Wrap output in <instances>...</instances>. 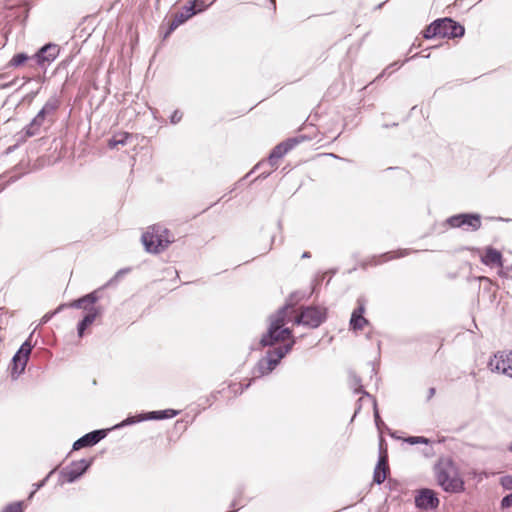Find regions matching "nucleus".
Masks as SVG:
<instances>
[{"instance_id": "1", "label": "nucleus", "mask_w": 512, "mask_h": 512, "mask_svg": "<svg viewBox=\"0 0 512 512\" xmlns=\"http://www.w3.org/2000/svg\"><path fill=\"white\" fill-rule=\"evenodd\" d=\"M289 311H295L294 305L286 304L275 314L270 316V324L268 330L265 334L262 335L259 346L272 347L278 342H284L285 340H288V342L267 350L266 355L259 359L253 368L252 380L261 378L271 373L280 363L281 359L284 358L296 344V339L292 335V330L288 327H285V325L288 324L286 316Z\"/></svg>"}, {"instance_id": "2", "label": "nucleus", "mask_w": 512, "mask_h": 512, "mask_svg": "<svg viewBox=\"0 0 512 512\" xmlns=\"http://www.w3.org/2000/svg\"><path fill=\"white\" fill-rule=\"evenodd\" d=\"M99 299V290H94L76 300H73L69 304H61L54 312L45 314L42 318V322H48L53 315L57 314L65 307L83 309L86 314L77 325V334L79 337H83L85 330L93 324L97 317L104 313V308L100 305H96Z\"/></svg>"}, {"instance_id": "3", "label": "nucleus", "mask_w": 512, "mask_h": 512, "mask_svg": "<svg viewBox=\"0 0 512 512\" xmlns=\"http://www.w3.org/2000/svg\"><path fill=\"white\" fill-rule=\"evenodd\" d=\"M142 244L148 253L159 254L175 241L172 232L161 224L149 226L142 234Z\"/></svg>"}, {"instance_id": "4", "label": "nucleus", "mask_w": 512, "mask_h": 512, "mask_svg": "<svg viewBox=\"0 0 512 512\" xmlns=\"http://www.w3.org/2000/svg\"><path fill=\"white\" fill-rule=\"evenodd\" d=\"M435 475L438 485L448 493H459L464 489V482L458 476L457 470L451 461H441L435 466Z\"/></svg>"}, {"instance_id": "5", "label": "nucleus", "mask_w": 512, "mask_h": 512, "mask_svg": "<svg viewBox=\"0 0 512 512\" xmlns=\"http://www.w3.org/2000/svg\"><path fill=\"white\" fill-rule=\"evenodd\" d=\"M326 320V309L307 306L303 307L298 315L294 317V324L303 325L308 328H318Z\"/></svg>"}, {"instance_id": "6", "label": "nucleus", "mask_w": 512, "mask_h": 512, "mask_svg": "<svg viewBox=\"0 0 512 512\" xmlns=\"http://www.w3.org/2000/svg\"><path fill=\"white\" fill-rule=\"evenodd\" d=\"M446 224L451 228L477 231L481 227V216L477 213H460L447 218Z\"/></svg>"}, {"instance_id": "7", "label": "nucleus", "mask_w": 512, "mask_h": 512, "mask_svg": "<svg viewBox=\"0 0 512 512\" xmlns=\"http://www.w3.org/2000/svg\"><path fill=\"white\" fill-rule=\"evenodd\" d=\"M307 139L304 135H298L292 138H289L278 145H276L268 156V163L272 167L277 166V161L282 158L285 154H287L290 150H292L295 146L302 143Z\"/></svg>"}, {"instance_id": "8", "label": "nucleus", "mask_w": 512, "mask_h": 512, "mask_svg": "<svg viewBox=\"0 0 512 512\" xmlns=\"http://www.w3.org/2000/svg\"><path fill=\"white\" fill-rule=\"evenodd\" d=\"M491 371L501 372L512 378V351H499L490 359Z\"/></svg>"}, {"instance_id": "9", "label": "nucleus", "mask_w": 512, "mask_h": 512, "mask_svg": "<svg viewBox=\"0 0 512 512\" xmlns=\"http://www.w3.org/2000/svg\"><path fill=\"white\" fill-rule=\"evenodd\" d=\"M92 461V459H81L73 461L70 465L66 466L61 470L60 475L64 479V481L68 483H73L88 470V468L92 464Z\"/></svg>"}, {"instance_id": "10", "label": "nucleus", "mask_w": 512, "mask_h": 512, "mask_svg": "<svg viewBox=\"0 0 512 512\" xmlns=\"http://www.w3.org/2000/svg\"><path fill=\"white\" fill-rule=\"evenodd\" d=\"M415 505L421 510H434L439 506V499L433 490L423 488L418 491L415 497Z\"/></svg>"}, {"instance_id": "11", "label": "nucleus", "mask_w": 512, "mask_h": 512, "mask_svg": "<svg viewBox=\"0 0 512 512\" xmlns=\"http://www.w3.org/2000/svg\"><path fill=\"white\" fill-rule=\"evenodd\" d=\"M440 37L441 38H461L465 34V28L451 18H441Z\"/></svg>"}, {"instance_id": "12", "label": "nucleus", "mask_w": 512, "mask_h": 512, "mask_svg": "<svg viewBox=\"0 0 512 512\" xmlns=\"http://www.w3.org/2000/svg\"><path fill=\"white\" fill-rule=\"evenodd\" d=\"M60 47L54 43H48L42 46L33 58L36 60V63L43 67L46 64L52 63L59 55Z\"/></svg>"}, {"instance_id": "13", "label": "nucleus", "mask_w": 512, "mask_h": 512, "mask_svg": "<svg viewBox=\"0 0 512 512\" xmlns=\"http://www.w3.org/2000/svg\"><path fill=\"white\" fill-rule=\"evenodd\" d=\"M106 435H107V430H105V429H98V430L91 431V432L83 435L79 439H77L73 443L72 449L80 450L82 448L92 447V446L96 445L98 442H100L102 439H104L106 437Z\"/></svg>"}, {"instance_id": "14", "label": "nucleus", "mask_w": 512, "mask_h": 512, "mask_svg": "<svg viewBox=\"0 0 512 512\" xmlns=\"http://www.w3.org/2000/svg\"><path fill=\"white\" fill-rule=\"evenodd\" d=\"M195 15V11L192 10L191 6L184 5L180 12H177L173 19L169 22L168 28L163 35V38L166 39L169 35L174 32L180 25L184 24L187 20L192 18Z\"/></svg>"}, {"instance_id": "15", "label": "nucleus", "mask_w": 512, "mask_h": 512, "mask_svg": "<svg viewBox=\"0 0 512 512\" xmlns=\"http://www.w3.org/2000/svg\"><path fill=\"white\" fill-rule=\"evenodd\" d=\"M411 253L410 249H400L397 251H389L378 256H373L368 261L362 264L363 267L378 266L382 263L388 262L393 259L405 257Z\"/></svg>"}, {"instance_id": "16", "label": "nucleus", "mask_w": 512, "mask_h": 512, "mask_svg": "<svg viewBox=\"0 0 512 512\" xmlns=\"http://www.w3.org/2000/svg\"><path fill=\"white\" fill-rule=\"evenodd\" d=\"M480 261L488 267H503L502 253L492 246L484 249L483 254L480 256Z\"/></svg>"}, {"instance_id": "17", "label": "nucleus", "mask_w": 512, "mask_h": 512, "mask_svg": "<svg viewBox=\"0 0 512 512\" xmlns=\"http://www.w3.org/2000/svg\"><path fill=\"white\" fill-rule=\"evenodd\" d=\"M358 307L355 308L350 318V328L352 330H361L368 324V320L364 317L365 303L362 299L357 300Z\"/></svg>"}, {"instance_id": "18", "label": "nucleus", "mask_w": 512, "mask_h": 512, "mask_svg": "<svg viewBox=\"0 0 512 512\" xmlns=\"http://www.w3.org/2000/svg\"><path fill=\"white\" fill-rule=\"evenodd\" d=\"M389 473L387 453L380 452L378 463L374 469L373 482L380 485L385 480Z\"/></svg>"}, {"instance_id": "19", "label": "nucleus", "mask_w": 512, "mask_h": 512, "mask_svg": "<svg viewBox=\"0 0 512 512\" xmlns=\"http://www.w3.org/2000/svg\"><path fill=\"white\" fill-rule=\"evenodd\" d=\"M28 360L29 359H26L24 356L20 355V353L14 354L11 361V378L13 380L18 379V377L24 372Z\"/></svg>"}, {"instance_id": "20", "label": "nucleus", "mask_w": 512, "mask_h": 512, "mask_svg": "<svg viewBox=\"0 0 512 512\" xmlns=\"http://www.w3.org/2000/svg\"><path fill=\"white\" fill-rule=\"evenodd\" d=\"M45 122L46 121L44 119H42V117L39 114H37L31 120V122L24 128L25 137L29 138V137L37 135L40 132L41 126Z\"/></svg>"}, {"instance_id": "21", "label": "nucleus", "mask_w": 512, "mask_h": 512, "mask_svg": "<svg viewBox=\"0 0 512 512\" xmlns=\"http://www.w3.org/2000/svg\"><path fill=\"white\" fill-rule=\"evenodd\" d=\"M178 414V411L173 409H165L160 411H150L146 412L147 420H163L170 419L175 417Z\"/></svg>"}, {"instance_id": "22", "label": "nucleus", "mask_w": 512, "mask_h": 512, "mask_svg": "<svg viewBox=\"0 0 512 512\" xmlns=\"http://www.w3.org/2000/svg\"><path fill=\"white\" fill-rule=\"evenodd\" d=\"M60 105H61L60 98L54 94L49 97V99L45 102V104L43 105V107L41 109L44 110V112L46 114H49L52 117H54V115H55L56 111L59 109Z\"/></svg>"}, {"instance_id": "23", "label": "nucleus", "mask_w": 512, "mask_h": 512, "mask_svg": "<svg viewBox=\"0 0 512 512\" xmlns=\"http://www.w3.org/2000/svg\"><path fill=\"white\" fill-rule=\"evenodd\" d=\"M349 385L354 390V393H356V394L362 393L363 395H365L371 399L373 398L368 392H366L363 389V386L361 383V378L358 375H356L354 372H350V374H349Z\"/></svg>"}, {"instance_id": "24", "label": "nucleus", "mask_w": 512, "mask_h": 512, "mask_svg": "<svg viewBox=\"0 0 512 512\" xmlns=\"http://www.w3.org/2000/svg\"><path fill=\"white\" fill-rule=\"evenodd\" d=\"M423 37L425 39H432L435 37H440V21L436 19L430 25H428L423 31Z\"/></svg>"}, {"instance_id": "25", "label": "nucleus", "mask_w": 512, "mask_h": 512, "mask_svg": "<svg viewBox=\"0 0 512 512\" xmlns=\"http://www.w3.org/2000/svg\"><path fill=\"white\" fill-rule=\"evenodd\" d=\"M146 413H140L136 416H129L126 419H124L121 423L115 425L114 429H119L125 426L133 425L142 421H146Z\"/></svg>"}, {"instance_id": "26", "label": "nucleus", "mask_w": 512, "mask_h": 512, "mask_svg": "<svg viewBox=\"0 0 512 512\" xmlns=\"http://www.w3.org/2000/svg\"><path fill=\"white\" fill-rule=\"evenodd\" d=\"M131 138V135L129 133H119L114 135L108 142V146L110 148H115L118 145H126L128 139Z\"/></svg>"}, {"instance_id": "27", "label": "nucleus", "mask_w": 512, "mask_h": 512, "mask_svg": "<svg viewBox=\"0 0 512 512\" xmlns=\"http://www.w3.org/2000/svg\"><path fill=\"white\" fill-rule=\"evenodd\" d=\"M215 0L207 4L205 0H191L188 2V6L192 7V10L195 11V15L205 11Z\"/></svg>"}, {"instance_id": "28", "label": "nucleus", "mask_w": 512, "mask_h": 512, "mask_svg": "<svg viewBox=\"0 0 512 512\" xmlns=\"http://www.w3.org/2000/svg\"><path fill=\"white\" fill-rule=\"evenodd\" d=\"M28 60V56L25 53H18L13 56L10 60L9 65L13 67H18L24 64Z\"/></svg>"}, {"instance_id": "29", "label": "nucleus", "mask_w": 512, "mask_h": 512, "mask_svg": "<svg viewBox=\"0 0 512 512\" xmlns=\"http://www.w3.org/2000/svg\"><path fill=\"white\" fill-rule=\"evenodd\" d=\"M1 512H24L23 502L17 501L6 505Z\"/></svg>"}, {"instance_id": "30", "label": "nucleus", "mask_w": 512, "mask_h": 512, "mask_svg": "<svg viewBox=\"0 0 512 512\" xmlns=\"http://www.w3.org/2000/svg\"><path fill=\"white\" fill-rule=\"evenodd\" d=\"M33 349V345L29 340H26L18 349L16 353H20V355L24 356L26 359H29L31 351Z\"/></svg>"}, {"instance_id": "31", "label": "nucleus", "mask_w": 512, "mask_h": 512, "mask_svg": "<svg viewBox=\"0 0 512 512\" xmlns=\"http://www.w3.org/2000/svg\"><path fill=\"white\" fill-rule=\"evenodd\" d=\"M372 402H373V408H374L375 425H376L377 429L379 431H381L382 427H385V424H384V422L382 421V419L380 417V414H379V411H378V408H377L376 399L372 398Z\"/></svg>"}, {"instance_id": "32", "label": "nucleus", "mask_w": 512, "mask_h": 512, "mask_svg": "<svg viewBox=\"0 0 512 512\" xmlns=\"http://www.w3.org/2000/svg\"><path fill=\"white\" fill-rule=\"evenodd\" d=\"M406 441L410 444H419V443L427 444L428 443V439L425 437H421V436H411V437L407 438Z\"/></svg>"}, {"instance_id": "33", "label": "nucleus", "mask_w": 512, "mask_h": 512, "mask_svg": "<svg viewBox=\"0 0 512 512\" xmlns=\"http://www.w3.org/2000/svg\"><path fill=\"white\" fill-rule=\"evenodd\" d=\"M53 472H54V470L50 471V473H49V474H48V475H47L43 480H41V481H39L38 483H35V484H34L35 489H34V491H32V492L30 493L29 498H31L37 490H39L40 488H42V487L46 484V482H47L48 478L50 477V475H51Z\"/></svg>"}, {"instance_id": "34", "label": "nucleus", "mask_w": 512, "mask_h": 512, "mask_svg": "<svg viewBox=\"0 0 512 512\" xmlns=\"http://www.w3.org/2000/svg\"><path fill=\"white\" fill-rule=\"evenodd\" d=\"M501 507L503 509L512 507V493L511 494H507L506 496H504L502 498V500H501Z\"/></svg>"}, {"instance_id": "35", "label": "nucleus", "mask_w": 512, "mask_h": 512, "mask_svg": "<svg viewBox=\"0 0 512 512\" xmlns=\"http://www.w3.org/2000/svg\"><path fill=\"white\" fill-rule=\"evenodd\" d=\"M182 116H183V114H182L179 110H175V111L172 113L171 117H170V122H171L172 124H177L178 122H180V121H181Z\"/></svg>"}, {"instance_id": "36", "label": "nucleus", "mask_w": 512, "mask_h": 512, "mask_svg": "<svg viewBox=\"0 0 512 512\" xmlns=\"http://www.w3.org/2000/svg\"><path fill=\"white\" fill-rule=\"evenodd\" d=\"M502 485L506 489H512V476H505L502 478Z\"/></svg>"}, {"instance_id": "37", "label": "nucleus", "mask_w": 512, "mask_h": 512, "mask_svg": "<svg viewBox=\"0 0 512 512\" xmlns=\"http://www.w3.org/2000/svg\"><path fill=\"white\" fill-rule=\"evenodd\" d=\"M37 114H39L42 117V119H44L46 122H53L54 117H52L49 114H46L44 110L41 109Z\"/></svg>"}, {"instance_id": "38", "label": "nucleus", "mask_w": 512, "mask_h": 512, "mask_svg": "<svg viewBox=\"0 0 512 512\" xmlns=\"http://www.w3.org/2000/svg\"><path fill=\"white\" fill-rule=\"evenodd\" d=\"M37 114H39L42 117V119H44L46 122H53L54 117H52L49 114H46L44 110L41 109Z\"/></svg>"}, {"instance_id": "39", "label": "nucleus", "mask_w": 512, "mask_h": 512, "mask_svg": "<svg viewBox=\"0 0 512 512\" xmlns=\"http://www.w3.org/2000/svg\"><path fill=\"white\" fill-rule=\"evenodd\" d=\"M476 280H478L479 282H485L488 285H492L491 279L486 276H478V277H476Z\"/></svg>"}, {"instance_id": "40", "label": "nucleus", "mask_w": 512, "mask_h": 512, "mask_svg": "<svg viewBox=\"0 0 512 512\" xmlns=\"http://www.w3.org/2000/svg\"><path fill=\"white\" fill-rule=\"evenodd\" d=\"M130 271L129 268H126V269H120L116 275H115V278H119L121 276H123L124 274L128 273Z\"/></svg>"}, {"instance_id": "41", "label": "nucleus", "mask_w": 512, "mask_h": 512, "mask_svg": "<svg viewBox=\"0 0 512 512\" xmlns=\"http://www.w3.org/2000/svg\"><path fill=\"white\" fill-rule=\"evenodd\" d=\"M435 392H436L435 388H433V387L429 388L427 400H430L435 395Z\"/></svg>"}, {"instance_id": "42", "label": "nucleus", "mask_w": 512, "mask_h": 512, "mask_svg": "<svg viewBox=\"0 0 512 512\" xmlns=\"http://www.w3.org/2000/svg\"><path fill=\"white\" fill-rule=\"evenodd\" d=\"M391 67H395V69H398V68H399V66H398V64H397V63H393V64H391L389 67H387V68H386V69H385V70H384V71H383V72L378 76V78H379V77H381V76H383V75L386 73V70H388V69H389V68H391Z\"/></svg>"}, {"instance_id": "43", "label": "nucleus", "mask_w": 512, "mask_h": 512, "mask_svg": "<svg viewBox=\"0 0 512 512\" xmlns=\"http://www.w3.org/2000/svg\"><path fill=\"white\" fill-rule=\"evenodd\" d=\"M293 313H294V312H291V311H289V312H288V314H287V316H286V320H288V323H289V322H293V323H294V318L292 319V314H293Z\"/></svg>"}, {"instance_id": "44", "label": "nucleus", "mask_w": 512, "mask_h": 512, "mask_svg": "<svg viewBox=\"0 0 512 512\" xmlns=\"http://www.w3.org/2000/svg\"><path fill=\"white\" fill-rule=\"evenodd\" d=\"M498 275L502 278L507 276V272L503 270V267L498 271Z\"/></svg>"}, {"instance_id": "45", "label": "nucleus", "mask_w": 512, "mask_h": 512, "mask_svg": "<svg viewBox=\"0 0 512 512\" xmlns=\"http://www.w3.org/2000/svg\"><path fill=\"white\" fill-rule=\"evenodd\" d=\"M270 173H271V172H263L262 174H260V175H259V177H258V178H263V179H265V178H267V177L270 175Z\"/></svg>"}, {"instance_id": "46", "label": "nucleus", "mask_w": 512, "mask_h": 512, "mask_svg": "<svg viewBox=\"0 0 512 512\" xmlns=\"http://www.w3.org/2000/svg\"><path fill=\"white\" fill-rule=\"evenodd\" d=\"M251 385V381H249L244 387H241L240 393H242L245 389L249 388Z\"/></svg>"}, {"instance_id": "47", "label": "nucleus", "mask_w": 512, "mask_h": 512, "mask_svg": "<svg viewBox=\"0 0 512 512\" xmlns=\"http://www.w3.org/2000/svg\"><path fill=\"white\" fill-rule=\"evenodd\" d=\"M310 257H311L310 252H304V253L302 254V258H310Z\"/></svg>"}, {"instance_id": "48", "label": "nucleus", "mask_w": 512, "mask_h": 512, "mask_svg": "<svg viewBox=\"0 0 512 512\" xmlns=\"http://www.w3.org/2000/svg\"><path fill=\"white\" fill-rule=\"evenodd\" d=\"M417 56H418V54L412 55V57H410V58L406 59V60H405V62L409 61L410 59H414V58H415V57H417Z\"/></svg>"}, {"instance_id": "49", "label": "nucleus", "mask_w": 512, "mask_h": 512, "mask_svg": "<svg viewBox=\"0 0 512 512\" xmlns=\"http://www.w3.org/2000/svg\"><path fill=\"white\" fill-rule=\"evenodd\" d=\"M262 165H263V163H262V162H260V163H258V164L254 167V169H258V168H260Z\"/></svg>"}, {"instance_id": "50", "label": "nucleus", "mask_w": 512, "mask_h": 512, "mask_svg": "<svg viewBox=\"0 0 512 512\" xmlns=\"http://www.w3.org/2000/svg\"><path fill=\"white\" fill-rule=\"evenodd\" d=\"M16 178L11 177L7 182H15Z\"/></svg>"}, {"instance_id": "51", "label": "nucleus", "mask_w": 512, "mask_h": 512, "mask_svg": "<svg viewBox=\"0 0 512 512\" xmlns=\"http://www.w3.org/2000/svg\"><path fill=\"white\" fill-rule=\"evenodd\" d=\"M359 410H361V407H358V409L355 410V414L358 413Z\"/></svg>"}, {"instance_id": "52", "label": "nucleus", "mask_w": 512, "mask_h": 512, "mask_svg": "<svg viewBox=\"0 0 512 512\" xmlns=\"http://www.w3.org/2000/svg\"><path fill=\"white\" fill-rule=\"evenodd\" d=\"M359 410H361V407H358V409L355 410V414L358 413Z\"/></svg>"}, {"instance_id": "53", "label": "nucleus", "mask_w": 512, "mask_h": 512, "mask_svg": "<svg viewBox=\"0 0 512 512\" xmlns=\"http://www.w3.org/2000/svg\"><path fill=\"white\" fill-rule=\"evenodd\" d=\"M359 410H361V407H358V409L355 410V414L358 413Z\"/></svg>"}]
</instances>
